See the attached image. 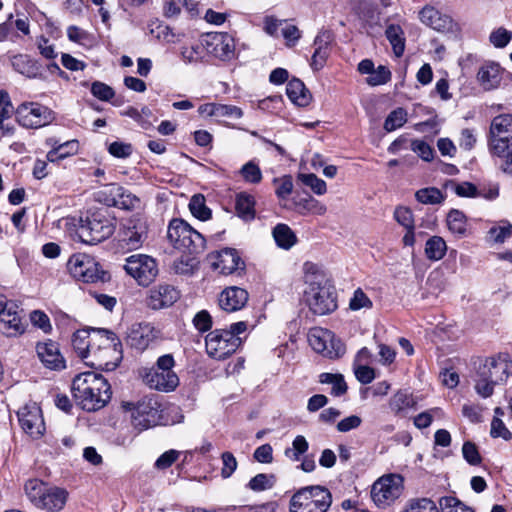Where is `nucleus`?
Masks as SVG:
<instances>
[{"label":"nucleus","instance_id":"obj_20","mask_svg":"<svg viewBox=\"0 0 512 512\" xmlns=\"http://www.w3.org/2000/svg\"><path fill=\"white\" fill-rule=\"evenodd\" d=\"M178 290L169 284H159L149 290L147 305L160 310L172 306L179 299Z\"/></svg>","mask_w":512,"mask_h":512},{"label":"nucleus","instance_id":"obj_64","mask_svg":"<svg viewBox=\"0 0 512 512\" xmlns=\"http://www.w3.org/2000/svg\"><path fill=\"white\" fill-rule=\"evenodd\" d=\"M411 150L425 161H430L433 158V149L423 140H413L411 142Z\"/></svg>","mask_w":512,"mask_h":512},{"label":"nucleus","instance_id":"obj_21","mask_svg":"<svg viewBox=\"0 0 512 512\" xmlns=\"http://www.w3.org/2000/svg\"><path fill=\"white\" fill-rule=\"evenodd\" d=\"M36 352L42 364L51 370H62L66 367L65 359L60 352L59 345L52 341L38 342Z\"/></svg>","mask_w":512,"mask_h":512},{"label":"nucleus","instance_id":"obj_34","mask_svg":"<svg viewBox=\"0 0 512 512\" xmlns=\"http://www.w3.org/2000/svg\"><path fill=\"white\" fill-rule=\"evenodd\" d=\"M92 341L95 348L122 347L116 334L107 329H92Z\"/></svg>","mask_w":512,"mask_h":512},{"label":"nucleus","instance_id":"obj_35","mask_svg":"<svg viewBox=\"0 0 512 512\" xmlns=\"http://www.w3.org/2000/svg\"><path fill=\"white\" fill-rule=\"evenodd\" d=\"M272 234L276 244L285 250L290 249L297 241L296 235L286 224H277Z\"/></svg>","mask_w":512,"mask_h":512},{"label":"nucleus","instance_id":"obj_26","mask_svg":"<svg viewBox=\"0 0 512 512\" xmlns=\"http://www.w3.org/2000/svg\"><path fill=\"white\" fill-rule=\"evenodd\" d=\"M248 297V292L245 289L237 286L228 287L219 295V306L227 312H234L245 306Z\"/></svg>","mask_w":512,"mask_h":512},{"label":"nucleus","instance_id":"obj_32","mask_svg":"<svg viewBox=\"0 0 512 512\" xmlns=\"http://www.w3.org/2000/svg\"><path fill=\"white\" fill-rule=\"evenodd\" d=\"M12 66L15 71L28 77L36 78L40 75V67L36 61L27 55H16L12 58Z\"/></svg>","mask_w":512,"mask_h":512},{"label":"nucleus","instance_id":"obj_17","mask_svg":"<svg viewBox=\"0 0 512 512\" xmlns=\"http://www.w3.org/2000/svg\"><path fill=\"white\" fill-rule=\"evenodd\" d=\"M21 428L33 439H38L45 432V423L41 408L36 403L27 404L18 413Z\"/></svg>","mask_w":512,"mask_h":512},{"label":"nucleus","instance_id":"obj_38","mask_svg":"<svg viewBox=\"0 0 512 512\" xmlns=\"http://www.w3.org/2000/svg\"><path fill=\"white\" fill-rule=\"evenodd\" d=\"M78 151V142L76 140L66 141L59 144L47 153V159L50 162L62 160Z\"/></svg>","mask_w":512,"mask_h":512},{"label":"nucleus","instance_id":"obj_54","mask_svg":"<svg viewBox=\"0 0 512 512\" xmlns=\"http://www.w3.org/2000/svg\"><path fill=\"white\" fill-rule=\"evenodd\" d=\"M308 442L304 436L298 435L295 437L292 443V448L285 450V455L294 461L300 459V455L304 454L308 450Z\"/></svg>","mask_w":512,"mask_h":512},{"label":"nucleus","instance_id":"obj_6","mask_svg":"<svg viewBox=\"0 0 512 512\" xmlns=\"http://www.w3.org/2000/svg\"><path fill=\"white\" fill-rule=\"evenodd\" d=\"M114 231V219L106 211H96L80 219L76 233L83 243L94 245L109 238Z\"/></svg>","mask_w":512,"mask_h":512},{"label":"nucleus","instance_id":"obj_56","mask_svg":"<svg viewBox=\"0 0 512 512\" xmlns=\"http://www.w3.org/2000/svg\"><path fill=\"white\" fill-rule=\"evenodd\" d=\"M395 220L407 230H413L414 220L412 211L407 207H397L394 212Z\"/></svg>","mask_w":512,"mask_h":512},{"label":"nucleus","instance_id":"obj_24","mask_svg":"<svg viewBox=\"0 0 512 512\" xmlns=\"http://www.w3.org/2000/svg\"><path fill=\"white\" fill-rule=\"evenodd\" d=\"M210 258L212 259L213 269L218 270L223 275L232 274L240 265L244 264L237 251L232 248H225L212 253Z\"/></svg>","mask_w":512,"mask_h":512},{"label":"nucleus","instance_id":"obj_47","mask_svg":"<svg viewBox=\"0 0 512 512\" xmlns=\"http://www.w3.org/2000/svg\"><path fill=\"white\" fill-rule=\"evenodd\" d=\"M120 186L118 184L105 185L101 190L96 193V198L99 202L109 207H115L116 197L119 196Z\"/></svg>","mask_w":512,"mask_h":512},{"label":"nucleus","instance_id":"obj_59","mask_svg":"<svg viewBox=\"0 0 512 512\" xmlns=\"http://www.w3.org/2000/svg\"><path fill=\"white\" fill-rule=\"evenodd\" d=\"M274 183L278 184L275 190L278 198L286 199L292 193L293 180L290 175H285L280 179H274Z\"/></svg>","mask_w":512,"mask_h":512},{"label":"nucleus","instance_id":"obj_60","mask_svg":"<svg viewBox=\"0 0 512 512\" xmlns=\"http://www.w3.org/2000/svg\"><path fill=\"white\" fill-rule=\"evenodd\" d=\"M172 268L176 274L189 275L193 273L195 262L192 258L181 257L173 262Z\"/></svg>","mask_w":512,"mask_h":512},{"label":"nucleus","instance_id":"obj_40","mask_svg":"<svg viewBox=\"0 0 512 512\" xmlns=\"http://www.w3.org/2000/svg\"><path fill=\"white\" fill-rule=\"evenodd\" d=\"M204 111L208 112L212 116H228L234 119H239L243 115L242 110L239 107L224 104H207L204 107Z\"/></svg>","mask_w":512,"mask_h":512},{"label":"nucleus","instance_id":"obj_2","mask_svg":"<svg viewBox=\"0 0 512 512\" xmlns=\"http://www.w3.org/2000/svg\"><path fill=\"white\" fill-rule=\"evenodd\" d=\"M72 394L82 409L96 411L110 400L111 387L101 374L84 372L73 379Z\"/></svg>","mask_w":512,"mask_h":512},{"label":"nucleus","instance_id":"obj_41","mask_svg":"<svg viewBox=\"0 0 512 512\" xmlns=\"http://www.w3.org/2000/svg\"><path fill=\"white\" fill-rule=\"evenodd\" d=\"M189 210L194 217L201 221L211 218L212 212L206 206L205 197L202 194H195L189 202Z\"/></svg>","mask_w":512,"mask_h":512},{"label":"nucleus","instance_id":"obj_25","mask_svg":"<svg viewBox=\"0 0 512 512\" xmlns=\"http://www.w3.org/2000/svg\"><path fill=\"white\" fill-rule=\"evenodd\" d=\"M17 308L15 303L9 302L0 311V332L8 337L16 336L24 330Z\"/></svg>","mask_w":512,"mask_h":512},{"label":"nucleus","instance_id":"obj_13","mask_svg":"<svg viewBox=\"0 0 512 512\" xmlns=\"http://www.w3.org/2000/svg\"><path fill=\"white\" fill-rule=\"evenodd\" d=\"M240 344L239 337H234L222 329L211 331L205 338L208 355L217 360L225 359L233 354Z\"/></svg>","mask_w":512,"mask_h":512},{"label":"nucleus","instance_id":"obj_12","mask_svg":"<svg viewBox=\"0 0 512 512\" xmlns=\"http://www.w3.org/2000/svg\"><path fill=\"white\" fill-rule=\"evenodd\" d=\"M98 266L95 259L85 253L74 254L67 262L70 274L83 282L105 281L107 279V273L100 270Z\"/></svg>","mask_w":512,"mask_h":512},{"label":"nucleus","instance_id":"obj_23","mask_svg":"<svg viewBox=\"0 0 512 512\" xmlns=\"http://www.w3.org/2000/svg\"><path fill=\"white\" fill-rule=\"evenodd\" d=\"M158 331L149 323L134 324L128 331L127 344L132 348L143 351L157 338Z\"/></svg>","mask_w":512,"mask_h":512},{"label":"nucleus","instance_id":"obj_15","mask_svg":"<svg viewBox=\"0 0 512 512\" xmlns=\"http://www.w3.org/2000/svg\"><path fill=\"white\" fill-rule=\"evenodd\" d=\"M16 117L21 126L32 129L46 126L54 120L52 110L35 102L19 105Z\"/></svg>","mask_w":512,"mask_h":512},{"label":"nucleus","instance_id":"obj_46","mask_svg":"<svg viewBox=\"0 0 512 512\" xmlns=\"http://www.w3.org/2000/svg\"><path fill=\"white\" fill-rule=\"evenodd\" d=\"M442 512H474V510L454 496H444L439 499Z\"/></svg>","mask_w":512,"mask_h":512},{"label":"nucleus","instance_id":"obj_36","mask_svg":"<svg viewBox=\"0 0 512 512\" xmlns=\"http://www.w3.org/2000/svg\"><path fill=\"white\" fill-rule=\"evenodd\" d=\"M415 405V400L407 391H398L394 394L389 402V406L393 412L396 414H401L406 412L408 409L412 408Z\"/></svg>","mask_w":512,"mask_h":512},{"label":"nucleus","instance_id":"obj_10","mask_svg":"<svg viewBox=\"0 0 512 512\" xmlns=\"http://www.w3.org/2000/svg\"><path fill=\"white\" fill-rule=\"evenodd\" d=\"M489 147L495 155H503L512 150V114H501L493 118L489 131Z\"/></svg>","mask_w":512,"mask_h":512},{"label":"nucleus","instance_id":"obj_8","mask_svg":"<svg viewBox=\"0 0 512 512\" xmlns=\"http://www.w3.org/2000/svg\"><path fill=\"white\" fill-rule=\"evenodd\" d=\"M158 396L150 394L144 396L136 404L127 402L124 408L131 411L132 425L139 431L157 425L160 421L161 404Z\"/></svg>","mask_w":512,"mask_h":512},{"label":"nucleus","instance_id":"obj_3","mask_svg":"<svg viewBox=\"0 0 512 512\" xmlns=\"http://www.w3.org/2000/svg\"><path fill=\"white\" fill-rule=\"evenodd\" d=\"M507 354L486 358L476 372L475 390L483 398L493 394L494 386L506 381L511 368Z\"/></svg>","mask_w":512,"mask_h":512},{"label":"nucleus","instance_id":"obj_1","mask_svg":"<svg viewBox=\"0 0 512 512\" xmlns=\"http://www.w3.org/2000/svg\"><path fill=\"white\" fill-rule=\"evenodd\" d=\"M306 302L310 310L317 315H326L337 308L334 287L315 264H304Z\"/></svg>","mask_w":512,"mask_h":512},{"label":"nucleus","instance_id":"obj_28","mask_svg":"<svg viewBox=\"0 0 512 512\" xmlns=\"http://www.w3.org/2000/svg\"><path fill=\"white\" fill-rule=\"evenodd\" d=\"M67 495L66 490L62 488L48 487L37 508L50 512L60 511L67 501Z\"/></svg>","mask_w":512,"mask_h":512},{"label":"nucleus","instance_id":"obj_19","mask_svg":"<svg viewBox=\"0 0 512 512\" xmlns=\"http://www.w3.org/2000/svg\"><path fill=\"white\" fill-rule=\"evenodd\" d=\"M420 19L423 24L441 33H453L457 24L453 19L431 6H426L420 11Z\"/></svg>","mask_w":512,"mask_h":512},{"label":"nucleus","instance_id":"obj_37","mask_svg":"<svg viewBox=\"0 0 512 512\" xmlns=\"http://www.w3.org/2000/svg\"><path fill=\"white\" fill-rule=\"evenodd\" d=\"M448 229L458 236H464L467 231V219L462 211L452 209L447 215Z\"/></svg>","mask_w":512,"mask_h":512},{"label":"nucleus","instance_id":"obj_14","mask_svg":"<svg viewBox=\"0 0 512 512\" xmlns=\"http://www.w3.org/2000/svg\"><path fill=\"white\" fill-rule=\"evenodd\" d=\"M403 479L399 475H388L378 479L372 486L371 497L378 507H386L400 497Z\"/></svg>","mask_w":512,"mask_h":512},{"label":"nucleus","instance_id":"obj_58","mask_svg":"<svg viewBox=\"0 0 512 512\" xmlns=\"http://www.w3.org/2000/svg\"><path fill=\"white\" fill-rule=\"evenodd\" d=\"M390 78V71L385 66H379L367 77V83L371 86H378L387 83Z\"/></svg>","mask_w":512,"mask_h":512},{"label":"nucleus","instance_id":"obj_16","mask_svg":"<svg viewBox=\"0 0 512 512\" xmlns=\"http://www.w3.org/2000/svg\"><path fill=\"white\" fill-rule=\"evenodd\" d=\"M308 342L317 353H322L329 358H337L345 353V347L334 334L321 328H314L308 334Z\"/></svg>","mask_w":512,"mask_h":512},{"label":"nucleus","instance_id":"obj_55","mask_svg":"<svg viewBox=\"0 0 512 512\" xmlns=\"http://www.w3.org/2000/svg\"><path fill=\"white\" fill-rule=\"evenodd\" d=\"M297 205L304 209L306 212H310L316 215H324L327 211V208L324 204L311 196L299 200Z\"/></svg>","mask_w":512,"mask_h":512},{"label":"nucleus","instance_id":"obj_50","mask_svg":"<svg viewBox=\"0 0 512 512\" xmlns=\"http://www.w3.org/2000/svg\"><path fill=\"white\" fill-rule=\"evenodd\" d=\"M119 196L116 197L115 207L125 210L134 209L140 204V199L120 186Z\"/></svg>","mask_w":512,"mask_h":512},{"label":"nucleus","instance_id":"obj_62","mask_svg":"<svg viewBox=\"0 0 512 512\" xmlns=\"http://www.w3.org/2000/svg\"><path fill=\"white\" fill-rule=\"evenodd\" d=\"M512 34L504 28H498L490 35V42L497 48H504L511 40Z\"/></svg>","mask_w":512,"mask_h":512},{"label":"nucleus","instance_id":"obj_52","mask_svg":"<svg viewBox=\"0 0 512 512\" xmlns=\"http://www.w3.org/2000/svg\"><path fill=\"white\" fill-rule=\"evenodd\" d=\"M240 174L246 182L252 184H257L262 180L261 169L253 161H249L244 164L240 170Z\"/></svg>","mask_w":512,"mask_h":512},{"label":"nucleus","instance_id":"obj_5","mask_svg":"<svg viewBox=\"0 0 512 512\" xmlns=\"http://www.w3.org/2000/svg\"><path fill=\"white\" fill-rule=\"evenodd\" d=\"M332 494L324 486L311 485L298 489L289 501V512H327Z\"/></svg>","mask_w":512,"mask_h":512},{"label":"nucleus","instance_id":"obj_42","mask_svg":"<svg viewBox=\"0 0 512 512\" xmlns=\"http://www.w3.org/2000/svg\"><path fill=\"white\" fill-rule=\"evenodd\" d=\"M447 250L445 241L439 236L431 237L425 245V254L430 260H440Z\"/></svg>","mask_w":512,"mask_h":512},{"label":"nucleus","instance_id":"obj_27","mask_svg":"<svg viewBox=\"0 0 512 512\" xmlns=\"http://www.w3.org/2000/svg\"><path fill=\"white\" fill-rule=\"evenodd\" d=\"M331 35L329 32L318 34L314 40L315 51L310 66L314 71L322 69L330 54Z\"/></svg>","mask_w":512,"mask_h":512},{"label":"nucleus","instance_id":"obj_4","mask_svg":"<svg viewBox=\"0 0 512 512\" xmlns=\"http://www.w3.org/2000/svg\"><path fill=\"white\" fill-rule=\"evenodd\" d=\"M174 366L173 356L165 354L157 359L155 366L141 368L139 375L150 389L172 392L179 385V377L173 370Z\"/></svg>","mask_w":512,"mask_h":512},{"label":"nucleus","instance_id":"obj_44","mask_svg":"<svg viewBox=\"0 0 512 512\" xmlns=\"http://www.w3.org/2000/svg\"><path fill=\"white\" fill-rule=\"evenodd\" d=\"M417 201L422 204H441L445 200V195L435 187L422 188L415 193Z\"/></svg>","mask_w":512,"mask_h":512},{"label":"nucleus","instance_id":"obj_30","mask_svg":"<svg viewBox=\"0 0 512 512\" xmlns=\"http://www.w3.org/2000/svg\"><path fill=\"white\" fill-rule=\"evenodd\" d=\"M72 346L78 356L86 362L94 348L92 341V329L77 330L72 336Z\"/></svg>","mask_w":512,"mask_h":512},{"label":"nucleus","instance_id":"obj_53","mask_svg":"<svg viewBox=\"0 0 512 512\" xmlns=\"http://www.w3.org/2000/svg\"><path fill=\"white\" fill-rule=\"evenodd\" d=\"M402 512H439L435 502L428 498L413 500Z\"/></svg>","mask_w":512,"mask_h":512},{"label":"nucleus","instance_id":"obj_11","mask_svg":"<svg viewBox=\"0 0 512 512\" xmlns=\"http://www.w3.org/2000/svg\"><path fill=\"white\" fill-rule=\"evenodd\" d=\"M124 269L141 286H149L158 275V264L154 258L145 254L131 255L126 259Z\"/></svg>","mask_w":512,"mask_h":512},{"label":"nucleus","instance_id":"obj_61","mask_svg":"<svg viewBox=\"0 0 512 512\" xmlns=\"http://www.w3.org/2000/svg\"><path fill=\"white\" fill-rule=\"evenodd\" d=\"M462 453L464 459L471 465H479L481 463V456L478 452L476 445L470 441L463 444Z\"/></svg>","mask_w":512,"mask_h":512},{"label":"nucleus","instance_id":"obj_18","mask_svg":"<svg viewBox=\"0 0 512 512\" xmlns=\"http://www.w3.org/2000/svg\"><path fill=\"white\" fill-rule=\"evenodd\" d=\"M123 357L122 347L93 348L86 364L97 369L112 371L116 369Z\"/></svg>","mask_w":512,"mask_h":512},{"label":"nucleus","instance_id":"obj_49","mask_svg":"<svg viewBox=\"0 0 512 512\" xmlns=\"http://www.w3.org/2000/svg\"><path fill=\"white\" fill-rule=\"evenodd\" d=\"M298 179L306 186L310 187L317 195H323L327 191L326 182L315 174H299Z\"/></svg>","mask_w":512,"mask_h":512},{"label":"nucleus","instance_id":"obj_51","mask_svg":"<svg viewBox=\"0 0 512 512\" xmlns=\"http://www.w3.org/2000/svg\"><path fill=\"white\" fill-rule=\"evenodd\" d=\"M275 476L272 474L260 473L254 476L248 483V487L253 491H264L273 487Z\"/></svg>","mask_w":512,"mask_h":512},{"label":"nucleus","instance_id":"obj_39","mask_svg":"<svg viewBox=\"0 0 512 512\" xmlns=\"http://www.w3.org/2000/svg\"><path fill=\"white\" fill-rule=\"evenodd\" d=\"M47 489L48 487L45 485V483L38 479H30L25 483L24 486V490L28 499L36 507L41 502Z\"/></svg>","mask_w":512,"mask_h":512},{"label":"nucleus","instance_id":"obj_63","mask_svg":"<svg viewBox=\"0 0 512 512\" xmlns=\"http://www.w3.org/2000/svg\"><path fill=\"white\" fill-rule=\"evenodd\" d=\"M195 328L200 332H206L212 327V318L207 310L199 311L193 318Z\"/></svg>","mask_w":512,"mask_h":512},{"label":"nucleus","instance_id":"obj_57","mask_svg":"<svg viewBox=\"0 0 512 512\" xmlns=\"http://www.w3.org/2000/svg\"><path fill=\"white\" fill-rule=\"evenodd\" d=\"M91 93L101 101H109L115 94L112 87L100 81L92 83Z\"/></svg>","mask_w":512,"mask_h":512},{"label":"nucleus","instance_id":"obj_29","mask_svg":"<svg viewBox=\"0 0 512 512\" xmlns=\"http://www.w3.org/2000/svg\"><path fill=\"white\" fill-rule=\"evenodd\" d=\"M477 79L484 90H492L499 86L501 82V68L497 63H487L478 71Z\"/></svg>","mask_w":512,"mask_h":512},{"label":"nucleus","instance_id":"obj_9","mask_svg":"<svg viewBox=\"0 0 512 512\" xmlns=\"http://www.w3.org/2000/svg\"><path fill=\"white\" fill-rule=\"evenodd\" d=\"M147 217L136 213L123 220L120 229V245L127 250H137L148 238Z\"/></svg>","mask_w":512,"mask_h":512},{"label":"nucleus","instance_id":"obj_7","mask_svg":"<svg viewBox=\"0 0 512 512\" xmlns=\"http://www.w3.org/2000/svg\"><path fill=\"white\" fill-rule=\"evenodd\" d=\"M167 238L176 249L189 254H198L205 248V238L180 218L170 221Z\"/></svg>","mask_w":512,"mask_h":512},{"label":"nucleus","instance_id":"obj_33","mask_svg":"<svg viewBox=\"0 0 512 512\" xmlns=\"http://www.w3.org/2000/svg\"><path fill=\"white\" fill-rule=\"evenodd\" d=\"M254 197L247 193H240L236 196L235 210L237 215L245 221H250L255 217Z\"/></svg>","mask_w":512,"mask_h":512},{"label":"nucleus","instance_id":"obj_48","mask_svg":"<svg viewBox=\"0 0 512 512\" xmlns=\"http://www.w3.org/2000/svg\"><path fill=\"white\" fill-rule=\"evenodd\" d=\"M407 121V113L402 108L390 112L384 122V129L388 132L394 131L403 126Z\"/></svg>","mask_w":512,"mask_h":512},{"label":"nucleus","instance_id":"obj_43","mask_svg":"<svg viewBox=\"0 0 512 512\" xmlns=\"http://www.w3.org/2000/svg\"><path fill=\"white\" fill-rule=\"evenodd\" d=\"M512 234V225L507 221H502L492 225L488 232L487 238L493 243H503Z\"/></svg>","mask_w":512,"mask_h":512},{"label":"nucleus","instance_id":"obj_31","mask_svg":"<svg viewBox=\"0 0 512 512\" xmlns=\"http://www.w3.org/2000/svg\"><path fill=\"white\" fill-rule=\"evenodd\" d=\"M286 94L288 98L298 106L308 105L311 99V95L304 83L297 78H293L288 82Z\"/></svg>","mask_w":512,"mask_h":512},{"label":"nucleus","instance_id":"obj_22","mask_svg":"<svg viewBox=\"0 0 512 512\" xmlns=\"http://www.w3.org/2000/svg\"><path fill=\"white\" fill-rule=\"evenodd\" d=\"M209 53L221 60H229L234 56V39L228 33H215L209 35L206 40Z\"/></svg>","mask_w":512,"mask_h":512},{"label":"nucleus","instance_id":"obj_45","mask_svg":"<svg viewBox=\"0 0 512 512\" xmlns=\"http://www.w3.org/2000/svg\"><path fill=\"white\" fill-rule=\"evenodd\" d=\"M386 37L393 47V51L397 57L402 56L405 48L403 32L399 26L390 25L386 29Z\"/></svg>","mask_w":512,"mask_h":512}]
</instances>
